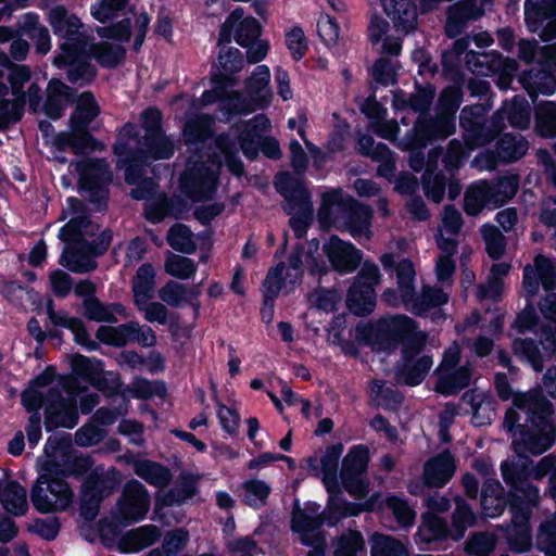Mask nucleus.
<instances>
[{
  "label": "nucleus",
  "instance_id": "1",
  "mask_svg": "<svg viewBox=\"0 0 556 556\" xmlns=\"http://www.w3.org/2000/svg\"><path fill=\"white\" fill-rule=\"evenodd\" d=\"M366 344L376 352H390L402 341L403 364L397 378L408 386L419 384L433 365L429 355L419 356L426 345L428 334L418 330L417 323L406 315H394L358 330Z\"/></svg>",
  "mask_w": 556,
  "mask_h": 556
},
{
  "label": "nucleus",
  "instance_id": "2",
  "mask_svg": "<svg viewBox=\"0 0 556 556\" xmlns=\"http://www.w3.org/2000/svg\"><path fill=\"white\" fill-rule=\"evenodd\" d=\"M513 403L517 409L526 413L527 421L534 428L528 430L525 426L518 425L520 417L516 409L510 408L506 412L503 425L507 431L513 432L514 451L523 456L527 453L541 455L549 450L556 440V428L551 421V402L540 389H533L514 394Z\"/></svg>",
  "mask_w": 556,
  "mask_h": 556
},
{
  "label": "nucleus",
  "instance_id": "3",
  "mask_svg": "<svg viewBox=\"0 0 556 556\" xmlns=\"http://www.w3.org/2000/svg\"><path fill=\"white\" fill-rule=\"evenodd\" d=\"M175 140L164 131L150 136H140L138 127L126 124L118 132L113 147L118 157V166L125 167V180L135 184L134 165H144L149 160H168L175 153Z\"/></svg>",
  "mask_w": 556,
  "mask_h": 556
},
{
  "label": "nucleus",
  "instance_id": "4",
  "mask_svg": "<svg viewBox=\"0 0 556 556\" xmlns=\"http://www.w3.org/2000/svg\"><path fill=\"white\" fill-rule=\"evenodd\" d=\"M490 108L484 104L465 106L459 115V125L463 129L464 143L453 139L448 143L444 156V166L448 170H456L469 156V153L483 147L498 135V126L495 123V113L486 118Z\"/></svg>",
  "mask_w": 556,
  "mask_h": 556
},
{
  "label": "nucleus",
  "instance_id": "5",
  "mask_svg": "<svg viewBox=\"0 0 556 556\" xmlns=\"http://www.w3.org/2000/svg\"><path fill=\"white\" fill-rule=\"evenodd\" d=\"M270 129L269 118L264 114H258L247 122L231 126L228 132L216 138V147L223 154L231 174L240 177L244 172L243 163L238 156L239 148L248 159L254 160L258 154L263 135L269 132Z\"/></svg>",
  "mask_w": 556,
  "mask_h": 556
},
{
  "label": "nucleus",
  "instance_id": "6",
  "mask_svg": "<svg viewBox=\"0 0 556 556\" xmlns=\"http://www.w3.org/2000/svg\"><path fill=\"white\" fill-rule=\"evenodd\" d=\"M515 327L519 332L534 331L539 345L532 339H516L513 350L517 356L527 361L535 371L543 369L544 362L556 356V327L541 324L532 307L518 314Z\"/></svg>",
  "mask_w": 556,
  "mask_h": 556
},
{
  "label": "nucleus",
  "instance_id": "7",
  "mask_svg": "<svg viewBox=\"0 0 556 556\" xmlns=\"http://www.w3.org/2000/svg\"><path fill=\"white\" fill-rule=\"evenodd\" d=\"M318 509L319 506H314L307 509H294L292 513V530L300 534L304 545L326 542L325 534L320 530L324 522L334 526L341 518L357 514V508L353 504L334 497L331 498L326 511L320 514Z\"/></svg>",
  "mask_w": 556,
  "mask_h": 556
},
{
  "label": "nucleus",
  "instance_id": "8",
  "mask_svg": "<svg viewBox=\"0 0 556 556\" xmlns=\"http://www.w3.org/2000/svg\"><path fill=\"white\" fill-rule=\"evenodd\" d=\"M52 464L45 463L30 490L33 506L41 514L66 510L74 502V491Z\"/></svg>",
  "mask_w": 556,
  "mask_h": 556
},
{
  "label": "nucleus",
  "instance_id": "9",
  "mask_svg": "<svg viewBox=\"0 0 556 556\" xmlns=\"http://www.w3.org/2000/svg\"><path fill=\"white\" fill-rule=\"evenodd\" d=\"M261 25L252 16H243L241 9H236L226 18L219 30L218 45L230 42L231 38L243 48H248L247 60L251 64L261 62L268 52L266 41L258 40Z\"/></svg>",
  "mask_w": 556,
  "mask_h": 556
},
{
  "label": "nucleus",
  "instance_id": "10",
  "mask_svg": "<svg viewBox=\"0 0 556 556\" xmlns=\"http://www.w3.org/2000/svg\"><path fill=\"white\" fill-rule=\"evenodd\" d=\"M395 271L402 303L415 315H424L429 309L447 303L448 293L440 288L425 286L419 294L415 292L416 270L412 261L407 258L400 261Z\"/></svg>",
  "mask_w": 556,
  "mask_h": 556
},
{
  "label": "nucleus",
  "instance_id": "11",
  "mask_svg": "<svg viewBox=\"0 0 556 556\" xmlns=\"http://www.w3.org/2000/svg\"><path fill=\"white\" fill-rule=\"evenodd\" d=\"M51 384L52 382L43 389L46 429L47 431L58 428L73 429L79 420L74 382L66 380L62 389Z\"/></svg>",
  "mask_w": 556,
  "mask_h": 556
},
{
  "label": "nucleus",
  "instance_id": "12",
  "mask_svg": "<svg viewBox=\"0 0 556 556\" xmlns=\"http://www.w3.org/2000/svg\"><path fill=\"white\" fill-rule=\"evenodd\" d=\"M201 159L202 155L191 156L180 176L181 191L193 201H204L213 197L222 167V162L216 157H208L206 161Z\"/></svg>",
  "mask_w": 556,
  "mask_h": 556
},
{
  "label": "nucleus",
  "instance_id": "13",
  "mask_svg": "<svg viewBox=\"0 0 556 556\" xmlns=\"http://www.w3.org/2000/svg\"><path fill=\"white\" fill-rule=\"evenodd\" d=\"M62 217L68 218L59 232V238L66 243L80 245L100 244L101 236L96 238L99 225L86 215L84 203L76 198H68L62 211Z\"/></svg>",
  "mask_w": 556,
  "mask_h": 556
},
{
  "label": "nucleus",
  "instance_id": "14",
  "mask_svg": "<svg viewBox=\"0 0 556 556\" xmlns=\"http://www.w3.org/2000/svg\"><path fill=\"white\" fill-rule=\"evenodd\" d=\"M462 352L457 343L445 350L443 358L435 369L437 383L434 390L445 396L453 395L470 384L472 368L470 365L459 366Z\"/></svg>",
  "mask_w": 556,
  "mask_h": 556
},
{
  "label": "nucleus",
  "instance_id": "15",
  "mask_svg": "<svg viewBox=\"0 0 556 556\" xmlns=\"http://www.w3.org/2000/svg\"><path fill=\"white\" fill-rule=\"evenodd\" d=\"M237 84V78H230L222 84L214 83L210 90H205L198 100L193 101V106L200 109L218 102L219 110L227 115H247L260 110L248 96L244 97L240 91L232 90Z\"/></svg>",
  "mask_w": 556,
  "mask_h": 556
},
{
  "label": "nucleus",
  "instance_id": "16",
  "mask_svg": "<svg viewBox=\"0 0 556 556\" xmlns=\"http://www.w3.org/2000/svg\"><path fill=\"white\" fill-rule=\"evenodd\" d=\"M455 132V116L438 113L434 118L419 115L414 127L406 134L399 143L403 150H421L431 140L445 139Z\"/></svg>",
  "mask_w": 556,
  "mask_h": 556
},
{
  "label": "nucleus",
  "instance_id": "17",
  "mask_svg": "<svg viewBox=\"0 0 556 556\" xmlns=\"http://www.w3.org/2000/svg\"><path fill=\"white\" fill-rule=\"evenodd\" d=\"M54 370L52 367L46 368L40 375L35 377L28 387L21 394V402L25 409L33 413L25 427L28 444L36 446L41 440V417L39 409L43 404V389L53 382Z\"/></svg>",
  "mask_w": 556,
  "mask_h": 556
},
{
  "label": "nucleus",
  "instance_id": "18",
  "mask_svg": "<svg viewBox=\"0 0 556 556\" xmlns=\"http://www.w3.org/2000/svg\"><path fill=\"white\" fill-rule=\"evenodd\" d=\"M380 281L377 265L365 263L349 289L346 305L356 316L369 315L376 306L375 287Z\"/></svg>",
  "mask_w": 556,
  "mask_h": 556
},
{
  "label": "nucleus",
  "instance_id": "19",
  "mask_svg": "<svg viewBox=\"0 0 556 556\" xmlns=\"http://www.w3.org/2000/svg\"><path fill=\"white\" fill-rule=\"evenodd\" d=\"M150 504L151 500L146 486L137 480H130L123 488L114 519L122 525L138 522L146 518Z\"/></svg>",
  "mask_w": 556,
  "mask_h": 556
},
{
  "label": "nucleus",
  "instance_id": "20",
  "mask_svg": "<svg viewBox=\"0 0 556 556\" xmlns=\"http://www.w3.org/2000/svg\"><path fill=\"white\" fill-rule=\"evenodd\" d=\"M369 462L368 448L364 445L353 446L343 458L340 472L343 488L353 496L362 498L367 494L365 471Z\"/></svg>",
  "mask_w": 556,
  "mask_h": 556
},
{
  "label": "nucleus",
  "instance_id": "21",
  "mask_svg": "<svg viewBox=\"0 0 556 556\" xmlns=\"http://www.w3.org/2000/svg\"><path fill=\"white\" fill-rule=\"evenodd\" d=\"M87 43L71 48L70 42L60 46V53L54 56L58 67L68 66L67 78L73 84L87 85L96 77L94 67L87 61Z\"/></svg>",
  "mask_w": 556,
  "mask_h": 556
},
{
  "label": "nucleus",
  "instance_id": "22",
  "mask_svg": "<svg viewBox=\"0 0 556 556\" xmlns=\"http://www.w3.org/2000/svg\"><path fill=\"white\" fill-rule=\"evenodd\" d=\"M111 238L110 232L103 231L101 233L100 244L80 245L79 243H67L68 245L64 249L60 257V264L77 274L93 270L97 267L94 257L102 254L108 249Z\"/></svg>",
  "mask_w": 556,
  "mask_h": 556
},
{
  "label": "nucleus",
  "instance_id": "23",
  "mask_svg": "<svg viewBox=\"0 0 556 556\" xmlns=\"http://www.w3.org/2000/svg\"><path fill=\"white\" fill-rule=\"evenodd\" d=\"M70 167L78 175L84 188L94 191L99 199L106 197L105 187L113 177L106 161L101 159L83 160L71 163Z\"/></svg>",
  "mask_w": 556,
  "mask_h": 556
},
{
  "label": "nucleus",
  "instance_id": "24",
  "mask_svg": "<svg viewBox=\"0 0 556 556\" xmlns=\"http://www.w3.org/2000/svg\"><path fill=\"white\" fill-rule=\"evenodd\" d=\"M540 285L547 292L556 289V263L543 254H538L533 265L528 264L523 268L522 286L526 295H536Z\"/></svg>",
  "mask_w": 556,
  "mask_h": 556
},
{
  "label": "nucleus",
  "instance_id": "25",
  "mask_svg": "<svg viewBox=\"0 0 556 556\" xmlns=\"http://www.w3.org/2000/svg\"><path fill=\"white\" fill-rule=\"evenodd\" d=\"M47 21L55 36L66 39L71 48L87 43L84 24L64 5H55L48 11Z\"/></svg>",
  "mask_w": 556,
  "mask_h": 556
},
{
  "label": "nucleus",
  "instance_id": "26",
  "mask_svg": "<svg viewBox=\"0 0 556 556\" xmlns=\"http://www.w3.org/2000/svg\"><path fill=\"white\" fill-rule=\"evenodd\" d=\"M343 452L342 444L328 446L323 455L308 457L307 469L314 477H321V480L330 494L338 492V465Z\"/></svg>",
  "mask_w": 556,
  "mask_h": 556
},
{
  "label": "nucleus",
  "instance_id": "27",
  "mask_svg": "<svg viewBox=\"0 0 556 556\" xmlns=\"http://www.w3.org/2000/svg\"><path fill=\"white\" fill-rule=\"evenodd\" d=\"M276 190L286 199L287 214L294 212L313 211L311 194L304 184L289 173H280L275 178Z\"/></svg>",
  "mask_w": 556,
  "mask_h": 556
},
{
  "label": "nucleus",
  "instance_id": "28",
  "mask_svg": "<svg viewBox=\"0 0 556 556\" xmlns=\"http://www.w3.org/2000/svg\"><path fill=\"white\" fill-rule=\"evenodd\" d=\"M356 201L354 198L344 194L341 189L325 192L318 210V222L323 227L333 226L339 228Z\"/></svg>",
  "mask_w": 556,
  "mask_h": 556
},
{
  "label": "nucleus",
  "instance_id": "29",
  "mask_svg": "<svg viewBox=\"0 0 556 556\" xmlns=\"http://www.w3.org/2000/svg\"><path fill=\"white\" fill-rule=\"evenodd\" d=\"M112 492L113 488L104 477L97 472L88 475L81 486L80 515L86 520H93L99 513L100 503Z\"/></svg>",
  "mask_w": 556,
  "mask_h": 556
},
{
  "label": "nucleus",
  "instance_id": "30",
  "mask_svg": "<svg viewBox=\"0 0 556 556\" xmlns=\"http://www.w3.org/2000/svg\"><path fill=\"white\" fill-rule=\"evenodd\" d=\"M324 252L333 269L340 274L354 271L362 262V252L337 236H332L324 245Z\"/></svg>",
  "mask_w": 556,
  "mask_h": 556
},
{
  "label": "nucleus",
  "instance_id": "31",
  "mask_svg": "<svg viewBox=\"0 0 556 556\" xmlns=\"http://www.w3.org/2000/svg\"><path fill=\"white\" fill-rule=\"evenodd\" d=\"M386 14L396 31L407 35L417 27V8L413 0H381Z\"/></svg>",
  "mask_w": 556,
  "mask_h": 556
},
{
  "label": "nucleus",
  "instance_id": "32",
  "mask_svg": "<svg viewBox=\"0 0 556 556\" xmlns=\"http://www.w3.org/2000/svg\"><path fill=\"white\" fill-rule=\"evenodd\" d=\"M45 453L49 457L47 464H52L56 467V472L64 479L66 477H81L86 475L93 466V460L90 456L78 454L74 451L62 453V459H58V451L53 454L50 453V447L45 446Z\"/></svg>",
  "mask_w": 556,
  "mask_h": 556
},
{
  "label": "nucleus",
  "instance_id": "33",
  "mask_svg": "<svg viewBox=\"0 0 556 556\" xmlns=\"http://www.w3.org/2000/svg\"><path fill=\"white\" fill-rule=\"evenodd\" d=\"M501 471L504 481L510 486L513 498L522 500L532 505L539 504V489L529 482L515 464L502 463Z\"/></svg>",
  "mask_w": 556,
  "mask_h": 556
},
{
  "label": "nucleus",
  "instance_id": "34",
  "mask_svg": "<svg viewBox=\"0 0 556 556\" xmlns=\"http://www.w3.org/2000/svg\"><path fill=\"white\" fill-rule=\"evenodd\" d=\"M456 465L453 455L444 451L426 462L422 479L426 485L442 488L454 476Z\"/></svg>",
  "mask_w": 556,
  "mask_h": 556
},
{
  "label": "nucleus",
  "instance_id": "35",
  "mask_svg": "<svg viewBox=\"0 0 556 556\" xmlns=\"http://www.w3.org/2000/svg\"><path fill=\"white\" fill-rule=\"evenodd\" d=\"M507 118L513 127L527 129L531 121V109L528 101L520 97H515L510 101H505L500 110L495 112V123L498 126V134L504 128V119Z\"/></svg>",
  "mask_w": 556,
  "mask_h": 556
},
{
  "label": "nucleus",
  "instance_id": "36",
  "mask_svg": "<svg viewBox=\"0 0 556 556\" xmlns=\"http://www.w3.org/2000/svg\"><path fill=\"white\" fill-rule=\"evenodd\" d=\"M201 294L200 285L188 287L175 280L167 281L160 290L159 298L162 302L172 307H179L189 304L199 309L200 303L198 301Z\"/></svg>",
  "mask_w": 556,
  "mask_h": 556
},
{
  "label": "nucleus",
  "instance_id": "37",
  "mask_svg": "<svg viewBox=\"0 0 556 556\" xmlns=\"http://www.w3.org/2000/svg\"><path fill=\"white\" fill-rule=\"evenodd\" d=\"M372 214L369 206L356 201L338 229L350 232L358 241L362 239L369 240Z\"/></svg>",
  "mask_w": 556,
  "mask_h": 556
},
{
  "label": "nucleus",
  "instance_id": "38",
  "mask_svg": "<svg viewBox=\"0 0 556 556\" xmlns=\"http://www.w3.org/2000/svg\"><path fill=\"white\" fill-rule=\"evenodd\" d=\"M270 72L266 65H258L252 75L245 80V92L256 108L265 109L271 101L273 93L269 89Z\"/></svg>",
  "mask_w": 556,
  "mask_h": 556
},
{
  "label": "nucleus",
  "instance_id": "39",
  "mask_svg": "<svg viewBox=\"0 0 556 556\" xmlns=\"http://www.w3.org/2000/svg\"><path fill=\"white\" fill-rule=\"evenodd\" d=\"M463 400L470 405L476 426L489 425L494 419L496 402L491 393L475 389L466 392Z\"/></svg>",
  "mask_w": 556,
  "mask_h": 556
},
{
  "label": "nucleus",
  "instance_id": "40",
  "mask_svg": "<svg viewBox=\"0 0 556 556\" xmlns=\"http://www.w3.org/2000/svg\"><path fill=\"white\" fill-rule=\"evenodd\" d=\"M551 71L546 68H531L521 75L520 83L533 101L540 93L544 96L555 93L556 77Z\"/></svg>",
  "mask_w": 556,
  "mask_h": 556
},
{
  "label": "nucleus",
  "instance_id": "41",
  "mask_svg": "<svg viewBox=\"0 0 556 556\" xmlns=\"http://www.w3.org/2000/svg\"><path fill=\"white\" fill-rule=\"evenodd\" d=\"M161 536L156 526L147 525L126 532L118 541L122 553H137L153 545Z\"/></svg>",
  "mask_w": 556,
  "mask_h": 556
},
{
  "label": "nucleus",
  "instance_id": "42",
  "mask_svg": "<svg viewBox=\"0 0 556 556\" xmlns=\"http://www.w3.org/2000/svg\"><path fill=\"white\" fill-rule=\"evenodd\" d=\"M518 58L527 64L535 60L548 70H556V42L539 46L536 40H520L518 43Z\"/></svg>",
  "mask_w": 556,
  "mask_h": 556
},
{
  "label": "nucleus",
  "instance_id": "43",
  "mask_svg": "<svg viewBox=\"0 0 556 556\" xmlns=\"http://www.w3.org/2000/svg\"><path fill=\"white\" fill-rule=\"evenodd\" d=\"M74 91L59 79H51L47 87L45 113L53 119L62 116L65 106L74 99Z\"/></svg>",
  "mask_w": 556,
  "mask_h": 556
},
{
  "label": "nucleus",
  "instance_id": "44",
  "mask_svg": "<svg viewBox=\"0 0 556 556\" xmlns=\"http://www.w3.org/2000/svg\"><path fill=\"white\" fill-rule=\"evenodd\" d=\"M94 139L88 131H83L78 127H72L68 131H61L51 138L50 144L56 151H65L67 148L75 154H83L87 150L94 148Z\"/></svg>",
  "mask_w": 556,
  "mask_h": 556
},
{
  "label": "nucleus",
  "instance_id": "45",
  "mask_svg": "<svg viewBox=\"0 0 556 556\" xmlns=\"http://www.w3.org/2000/svg\"><path fill=\"white\" fill-rule=\"evenodd\" d=\"M491 207H497L515 197L519 188L517 176H503L495 181L480 180Z\"/></svg>",
  "mask_w": 556,
  "mask_h": 556
},
{
  "label": "nucleus",
  "instance_id": "46",
  "mask_svg": "<svg viewBox=\"0 0 556 556\" xmlns=\"http://www.w3.org/2000/svg\"><path fill=\"white\" fill-rule=\"evenodd\" d=\"M556 14V0H526L525 20L531 33H538L543 23Z\"/></svg>",
  "mask_w": 556,
  "mask_h": 556
},
{
  "label": "nucleus",
  "instance_id": "47",
  "mask_svg": "<svg viewBox=\"0 0 556 556\" xmlns=\"http://www.w3.org/2000/svg\"><path fill=\"white\" fill-rule=\"evenodd\" d=\"M185 205L179 198L157 197L154 201L146 203L144 214L148 220L160 223L166 216L180 217Z\"/></svg>",
  "mask_w": 556,
  "mask_h": 556
},
{
  "label": "nucleus",
  "instance_id": "48",
  "mask_svg": "<svg viewBox=\"0 0 556 556\" xmlns=\"http://www.w3.org/2000/svg\"><path fill=\"white\" fill-rule=\"evenodd\" d=\"M438 248L442 253L438 256L435 274L439 282H448L455 271V262L452 255L456 252L458 241L455 238H435Z\"/></svg>",
  "mask_w": 556,
  "mask_h": 556
},
{
  "label": "nucleus",
  "instance_id": "49",
  "mask_svg": "<svg viewBox=\"0 0 556 556\" xmlns=\"http://www.w3.org/2000/svg\"><path fill=\"white\" fill-rule=\"evenodd\" d=\"M218 64L219 67L212 78L213 84L236 78L233 75L243 68L242 53L237 48L223 47L218 54Z\"/></svg>",
  "mask_w": 556,
  "mask_h": 556
},
{
  "label": "nucleus",
  "instance_id": "50",
  "mask_svg": "<svg viewBox=\"0 0 556 556\" xmlns=\"http://www.w3.org/2000/svg\"><path fill=\"white\" fill-rule=\"evenodd\" d=\"M0 502L7 511L15 516H22L28 509L26 490L16 481L4 483L0 490Z\"/></svg>",
  "mask_w": 556,
  "mask_h": 556
},
{
  "label": "nucleus",
  "instance_id": "51",
  "mask_svg": "<svg viewBox=\"0 0 556 556\" xmlns=\"http://www.w3.org/2000/svg\"><path fill=\"white\" fill-rule=\"evenodd\" d=\"M84 315L89 320L98 323H115L116 315H124L125 308L122 304H104L97 298H87L83 301Z\"/></svg>",
  "mask_w": 556,
  "mask_h": 556
},
{
  "label": "nucleus",
  "instance_id": "52",
  "mask_svg": "<svg viewBox=\"0 0 556 556\" xmlns=\"http://www.w3.org/2000/svg\"><path fill=\"white\" fill-rule=\"evenodd\" d=\"M100 108L90 91L83 92L76 100V108L71 116L72 127L88 131V125L99 115Z\"/></svg>",
  "mask_w": 556,
  "mask_h": 556
},
{
  "label": "nucleus",
  "instance_id": "53",
  "mask_svg": "<svg viewBox=\"0 0 556 556\" xmlns=\"http://www.w3.org/2000/svg\"><path fill=\"white\" fill-rule=\"evenodd\" d=\"M505 505L506 500L501 483L494 479L486 480L481 495L483 514L486 517L494 518L504 511Z\"/></svg>",
  "mask_w": 556,
  "mask_h": 556
},
{
  "label": "nucleus",
  "instance_id": "54",
  "mask_svg": "<svg viewBox=\"0 0 556 556\" xmlns=\"http://www.w3.org/2000/svg\"><path fill=\"white\" fill-rule=\"evenodd\" d=\"M155 290V271L151 264H142L134 279L132 292L135 304L150 301Z\"/></svg>",
  "mask_w": 556,
  "mask_h": 556
},
{
  "label": "nucleus",
  "instance_id": "55",
  "mask_svg": "<svg viewBox=\"0 0 556 556\" xmlns=\"http://www.w3.org/2000/svg\"><path fill=\"white\" fill-rule=\"evenodd\" d=\"M529 143L521 135H504L496 144L497 159L503 163H513L528 151Z\"/></svg>",
  "mask_w": 556,
  "mask_h": 556
},
{
  "label": "nucleus",
  "instance_id": "56",
  "mask_svg": "<svg viewBox=\"0 0 556 556\" xmlns=\"http://www.w3.org/2000/svg\"><path fill=\"white\" fill-rule=\"evenodd\" d=\"M135 473L155 488H164L172 480L170 471L152 460H138L134 464Z\"/></svg>",
  "mask_w": 556,
  "mask_h": 556
},
{
  "label": "nucleus",
  "instance_id": "57",
  "mask_svg": "<svg viewBox=\"0 0 556 556\" xmlns=\"http://www.w3.org/2000/svg\"><path fill=\"white\" fill-rule=\"evenodd\" d=\"M87 53L94 58L97 62L108 68L117 66L125 58V49L121 45L100 42L88 45Z\"/></svg>",
  "mask_w": 556,
  "mask_h": 556
},
{
  "label": "nucleus",
  "instance_id": "58",
  "mask_svg": "<svg viewBox=\"0 0 556 556\" xmlns=\"http://www.w3.org/2000/svg\"><path fill=\"white\" fill-rule=\"evenodd\" d=\"M214 119L208 115H201L188 121L184 127L182 136L189 147L203 143L212 134Z\"/></svg>",
  "mask_w": 556,
  "mask_h": 556
},
{
  "label": "nucleus",
  "instance_id": "59",
  "mask_svg": "<svg viewBox=\"0 0 556 556\" xmlns=\"http://www.w3.org/2000/svg\"><path fill=\"white\" fill-rule=\"evenodd\" d=\"M73 371L90 382L93 387H103V379H100L103 364L96 358H89L84 355L77 354L72 357Z\"/></svg>",
  "mask_w": 556,
  "mask_h": 556
},
{
  "label": "nucleus",
  "instance_id": "60",
  "mask_svg": "<svg viewBox=\"0 0 556 556\" xmlns=\"http://www.w3.org/2000/svg\"><path fill=\"white\" fill-rule=\"evenodd\" d=\"M446 536H451V529L443 518L435 515L426 516L416 533V538L427 544Z\"/></svg>",
  "mask_w": 556,
  "mask_h": 556
},
{
  "label": "nucleus",
  "instance_id": "61",
  "mask_svg": "<svg viewBox=\"0 0 556 556\" xmlns=\"http://www.w3.org/2000/svg\"><path fill=\"white\" fill-rule=\"evenodd\" d=\"M456 508L452 515L451 538L460 540L468 528L476 522V515L469 505L460 497H456Z\"/></svg>",
  "mask_w": 556,
  "mask_h": 556
},
{
  "label": "nucleus",
  "instance_id": "62",
  "mask_svg": "<svg viewBox=\"0 0 556 556\" xmlns=\"http://www.w3.org/2000/svg\"><path fill=\"white\" fill-rule=\"evenodd\" d=\"M167 243L176 251L192 254L197 250L195 236L184 224H175L167 232Z\"/></svg>",
  "mask_w": 556,
  "mask_h": 556
},
{
  "label": "nucleus",
  "instance_id": "63",
  "mask_svg": "<svg viewBox=\"0 0 556 556\" xmlns=\"http://www.w3.org/2000/svg\"><path fill=\"white\" fill-rule=\"evenodd\" d=\"M370 399L383 408L394 409L403 400L402 394L396 388L387 386L382 380H372L370 382Z\"/></svg>",
  "mask_w": 556,
  "mask_h": 556
},
{
  "label": "nucleus",
  "instance_id": "64",
  "mask_svg": "<svg viewBox=\"0 0 556 556\" xmlns=\"http://www.w3.org/2000/svg\"><path fill=\"white\" fill-rule=\"evenodd\" d=\"M371 556H409L406 546L389 535L374 534Z\"/></svg>",
  "mask_w": 556,
  "mask_h": 556
}]
</instances>
